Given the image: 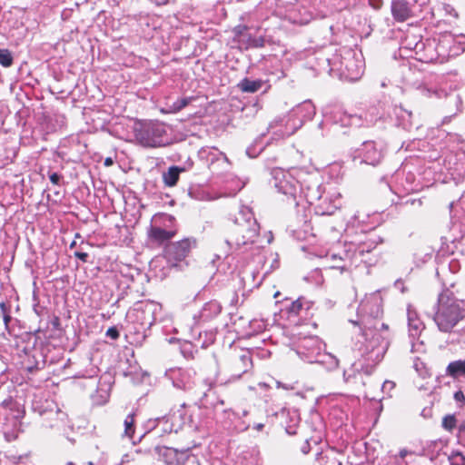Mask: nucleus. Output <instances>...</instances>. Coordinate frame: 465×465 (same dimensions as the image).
<instances>
[{
	"instance_id": "nucleus-1",
	"label": "nucleus",
	"mask_w": 465,
	"mask_h": 465,
	"mask_svg": "<svg viewBox=\"0 0 465 465\" xmlns=\"http://www.w3.org/2000/svg\"><path fill=\"white\" fill-rule=\"evenodd\" d=\"M381 302L379 293L366 296L358 308L359 320L351 321L354 325L361 326V333L353 341L352 350L361 357L351 368L358 371V365H361L366 374H370L382 360L390 344L389 327L380 319L382 314Z\"/></svg>"
},
{
	"instance_id": "nucleus-2",
	"label": "nucleus",
	"mask_w": 465,
	"mask_h": 465,
	"mask_svg": "<svg viewBox=\"0 0 465 465\" xmlns=\"http://www.w3.org/2000/svg\"><path fill=\"white\" fill-rule=\"evenodd\" d=\"M381 240L374 234H370L357 242H345L343 249L338 252H330L327 258L333 263L332 269H339L341 272L351 270L352 266L357 267L360 263L371 266L376 263L377 258L371 254Z\"/></svg>"
},
{
	"instance_id": "nucleus-3",
	"label": "nucleus",
	"mask_w": 465,
	"mask_h": 465,
	"mask_svg": "<svg viewBox=\"0 0 465 465\" xmlns=\"http://www.w3.org/2000/svg\"><path fill=\"white\" fill-rule=\"evenodd\" d=\"M260 226L252 209L242 206L235 217V223L231 229L226 244L230 249L246 252L252 248L263 247V242L259 239Z\"/></svg>"
},
{
	"instance_id": "nucleus-4",
	"label": "nucleus",
	"mask_w": 465,
	"mask_h": 465,
	"mask_svg": "<svg viewBox=\"0 0 465 465\" xmlns=\"http://www.w3.org/2000/svg\"><path fill=\"white\" fill-rule=\"evenodd\" d=\"M465 319V302L457 300L447 292H441L438 297V303L433 321L442 332H450L462 320Z\"/></svg>"
},
{
	"instance_id": "nucleus-5",
	"label": "nucleus",
	"mask_w": 465,
	"mask_h": 465,
	"mask_svg": "<svg viewBox=\"0 0 465 465\" xmlns=\"http://www.w3.org/2000/svg\"><path fill=\"white\" fill-rule=\"evenodd\" d=\"M307 202L314 206L318 215H331L341 205V196L336 188H322L318 182H312L302 188Z\"/></svg>"
},
{
	"instance_id": "nucleus-6",
	"label": "nucleus",
	"mask_w": 465,
	"mask_h": 465,
	"mask_svg": "<svg viewBox=\"0 0 465 465\" xmlns=\"http://www.w3.org/2000/svg\"><path fill=\"white\" fill-rule=\"evenodd\" d=\"M316 110L311 101H304L293 107L286 115L275 118L269 125V129L279 127L277 135L290 136L299 130L305 121L312 119Z\"/></svg>"
},
{
	"instance_id": "nucleus-7",
	"label": "nucleus",
	"mask_w": 465,
	"mask_h": 465,
	"mask_svg": "<svg viewBox=\"0 0 465 465\" xmlns=\"http://www.w3.org/2000/svg\"><path fill=\"white\" fill-rule=\"evenodd\" d=\"M134 136L145 147H164L173 143L169 126L158 121L140 124L134 128Z\"/></svg>"
},
{
	"instance_id": "nucleus-8",
	"label": "nucleus",
	"mask_w": 465,
	"mask_h": 465,
	"mask_svg": "<svg viewBox=\"0 0 465 465\" xmlns=\"http://www.w3.org/2000/svg\"><path fill=\"white\" fill-rule=\"evenodd\" d=\"M322 342L315 336L303 338L296 350V353L302 360L309 363H329L330 368H337L338 359L330 353H322Z\"/></svg>"
},
{
	"instance_id": "nucleus-9",
	"label": "nucleus",
	"mask_w": 465,
	"mask_h": 465,
	"mask_svg": "<svg viewBox=\"0 0 465 465\" xmlns=\"http://www.w3.org/2000/svg\"><path fill=\"white\" fill-rule=\"evenodd\" d=\"M252 366L250 352L245 351L240 356L230 359L226 370L218 371L215 377V383L218 386H227L238 381Z\"/></svg>"
},
{
	"instance_id": "nucleus-10",
	"label": "nucleus",
	"mask_w": 465,
	"mask_h": 465,
	"mask_svg": "<svg viewBox=\"0 0 465 465\" xmlns=\"http://www.w3.org/2000/svg\"><path fill=\"white\" fill-rule=\"evenodd\" d=\"M271 175L272 179L270 183L277 193L293 200L296 199L299 193H303L302 188L305 190L308 185L300 183L293 173L289 170L273 168L271 171Z\"/></svg>"
},
{
	"instance_id": "nucleus-11",
	"label": "nucleus",
	"mask_w": 465,
	"mask_h": 465,
	"mask_svg": "<svg viewBox=\"0 0 465 465\" xmlns=\"http://www.w3.org/2000/svg\"><path fill=\"white\" fill-rule=\"evenodd\" d=\"M162 305L155 302H146L137 303L134 309L127 312L129 322L140 326L138 331L149 330L153 324L159 319L162 313Z\"/></svg>"
},
{
	"instance_id": "nucleus-12",
	"label": "nucleus",
	"mask_w": 465,
	"mask_h": 465,
	"mask_svg": "<svg viewBox=\"0 0 465 465\" xmlns=\"http://www.w3.org/2000/svg\"><path fill=\"white\" fill-rule=\"evenodd\" d=\"M435 38L438 44L436 48L438 55H440V63H443L465 51V35H455L445 32Z\"/></svg>"
},
{
	"instance_id": "nucleus-13",
	"label": "nucleus",
	"mask_w": 465,
	"mask_h": 465,
	"mask_svg": "<svg viewBox=\"0 0 465 465\" xmlns=\"http://www.w3.org/2000/svg\"><path fill=\"white\" fill-rule=\"evenodd\" d=\"M386 152V144L382 140L365 141L355 151L353 159L360 160L361 163L372 166L379 164L383 159Z\"/></svg>"
},
{
	"instance_id": "nucleus-14",
	"label": "nucleus",
	"mask_w": 465,
	"mask_h": 465,
	"mask_svg": "<svg viewBox=\"0 0 465 465\" xmlns=\"http://www.w3.org/2000/svg\"><path fill=\"white\" fill-rule=\"evenodd\" d=\"M341 66H343L342 73L348 80L357 81L364 72L362 54L353 50L346 51L341 58Z\"/></svg>"
},
{
	"instance_id": "nucleus-15",
	"label": "nucleus",
	"mask_w": 465,
	"mask_h": 465,
	"mask_svg": "<svg viewBox=\"0 0 465 465\" xmlns=\"http://www.w3.org/2000/svg\"><path fill=\"white\" fill-rule=\"evenodd\" d=\"M416 4L418 0H412ZM426 3L425 0L419 5L411 4L407 0H392L391 5V11L392 17L397 22H404L409 18L415 16L421 11V6Z\"/></svg>"
},
{
	"instance_id": "nucleus-16",
	"label": "nucleus",
	"mask_w": 465,
	"mask_h": 465,
	"mask_svg": "<svg viewBox=\"0 0 465 465\" xmlns=\"http://www.w3.org/2000/svg\"><path fill=\"white\" fill-rule=\"evenodd\" d=\"M194 246L195 241L190 238L173 242L165 247V257L169 262L173 265H176L177 262L183 261L187 257L192 248Z\"/></svg>"
},
{
	"instance_id": "nucleus-17",
	"label": "nucleus",
	"mask_w": 465,
	"mask_h": 465,
	"mask_svg": "<svg viewBox=\"0 0 465 465\" xmlns=\"http://www.w3.org/2000/svg\"><path fill=\"white\" fill-rule=\"evenodd\" d=\"M165 376L169 379L173 387L188 391L191 390L193 384V371L182 368H170L166 370Z\"/></svg>"
},
{
	"instance_id": "nucleus-18",
	"label": "nucleus",
	"mask_w": 465,
	"mask_h": 465,
	"mask_svg": "<svg viewBox=\"0 0 465 465\" xmlns=\"http://www.w3.org/2000/svg\"><path fill=\"white\" fill-rule=\"evenodd\" d=\"M438 44L436 38L427 39L426 42L419 41L412 46L411 43L407 44V48L413 49L416 54L424 51V56L422 59L427 62H440V55L437 53Z\"/></svg>"
},
{
	"instance_id": "nucleus-19",
	"label": "nucleus",
	"mask_w": 465,
	"mask_h": 465,
	"mask_svg": "<svg viewBox=\"0 0 465 465\" xmlns=\"http://www.w3.org/2000/svg\"><path fill=\"white\" fill-rule=\"evenodd\" d=\"M407 320L410 337L414 340L418 338L424 330V324L420 319L417 312L411 306L407 309Z\"/></svg>"
},
{
	"instance_id": "nucleus-20",
	"label": "nucleus",
	"mask_w": 465,
	"mask_h": 465,
	"mask_svg": "<svg viewBox=\"0 0 465 465\" xmlns=\"http://www.w3.org/2000/svg\"><path fill=\"white\" fill-rule=\"evenodd\" d=\"M176 233V230L173 229H163L159 226H151L149 230L150 239L159 244H163L171 240Z\"/></svg>"
},
{
	"instance_id": "nucleus-21",
	"label": "nucleus",
	"mask_w": 465,
	"mask_h": 465,
	"mask_svg": "<svg viewBox=\"0 0 465 465\" xmlns=\"http://www.w3.org/2000/svg\"><path fill=\"white\" fill-rule=\"evenodd\" d=\"M393 113L399 126L405 130H410L412 127V113L411 111L406 110L402 106H395Z\"/></svg>"
},
{
	"instance_id": "nucleus-22",
	"label": "nucleus",
	"mask_w": 465,
	"mask_h": 465,
	"mask_svg": "<svg viewBox=\"0 0 465 465\" xmlns=\"http://www.w3.org/2000/svg\"><path fill=\"white\" fill-rule=\"evenodd\" d=\"M222 311L220 303L216 301L206 302L200 312V318L203 321H208L217 316Z\"/></svg>"
},
{
	"instance_id": "nucleus-23",
	"label": "nucleus",
	"mask_w": 465,
	"mask_h": 465,
	"mask_svg": "<svg viewBox=\"0 0 465 465\" xmlns=\"http://www.w3.org/2000/svg\"><path fill=\"white\" fill-rule=\"evenodd\" d=\"M446 374L453 379H465V360L450 362L446 368Z\"/></svg>"
},
{
	"instance_id": "nucleus-24",
	"label": "nucleus",
	"mask_w": 465,
	"mask_h": 465,
	"mask_svg": "<svg viewBox=\"0 0 465 465\" xmlns=\"http://www.w3.org/2000/svg\"><path fill=\"white\" fill-rule=\"evenodd\" d=\"M184 171L183 168L178 167V166H171L167 170V172H164L163 173V181L164 184L168 187H173L176 185L180 173Z\"/></svg>"
},
{
	"instance_id": "nucleus-25",
	"label": "nucleus",
	"mask_w": 465,
	"mask_h": 465,
	"mask_svg": "<svg viewBox=\"0 0 465 465\" xmlns=\"http://www.w3.org/2000/svg\"><path fill=\"white\" fill-rule=\"evenodd\" d=\"M192 99L193 98H191V97H183V98L178 99L177 101H175L172 104L166 103L165 106L161 109V112H163L164 114H176V113L180 112L182 109H183L184 107H186L190 104Z\"/></svg>"
},
{
	"instance_id": "nucleus-26",
	"label": "nucleus",
	"mask_w": 465,
	"mask_h": 465,
	"mask_svg": "<svg viewBox=\"0 0 465 465\" xmlns=\"http://www.w3.org/2000/svg\"><path fill=\"white\" fill-rule=\"evenodd\" d=\"M312 304V302L308 301L303 297H300L291 303L288 308V312L291 314L299 315L302 311L310 310Z\"/></svg>"
},
{
	"instance_id": "nucleus-27",
	"label": "nucleus",
	"mask_w": 465,
	"mask_h": 465,
	"mask_svg": "<svg viewBox=\"0 0 465 465\" xmlns=\"http://www.w3.org/2000/svg\"><path fill=\"white\" fill-rule=\"evenodd\" d=\"M263 84L262 80H252L243 78L239 84V89L243 93H255L259 91Z\"/></svg>"
},
{
	"instance_id": "nucleus-28",
	"label": "nucleus",
	"mask_w": 465,
	"mask_h": 465,
	"mask_svg": "<svg viewBox=\"0 0 465 465\" xmlns=\"http://www.w3.org/2000/svg\"><path fill=\"white\" fill-rule=\"evenodd\" d=\"M134 412L128 414L124 421V436L133 439L134 434Z\"/></svg>"
},
{
	"instance_id": "nucleus-29",
	"label": "nucleus",
	"mask_w": 465,
	"mask_h": 465,
	"mask_svg": "<svg viewBox=\"0 0 465 465\" xmlns=\"http://www.w3.org/2000/svg\"><path fill=\"white\" fill-rule=\"evenodd\" d=\"M338 114L341 115H340L339 120L335 118V120H334L335 124L340 123L341 126L352 125L354 124H357L359 121L357 116L348 115L346 114H341L340 112H338Z\"/></svg>"
},
{
	"instance_id": "nucleus-30",
	"label": "nucleus",
	"mask_w": 465,
	"mask_h": 465,
	"mask_svg": "<svg viewBox=\"0 0 465 465\" xmlns=\"http://www.w3.org/2000/svg\"><path fill=\"white\" fill-rule=\"evenodd\" d=\"M163 424V430L164 432H168V431H171V428L169 426V420L166 417H160V418H157L153 420H149L148 421V427L150 429H155L156 427H158L160 424Z\"/></svg>"
},
{
	"instance_id": "nucleus-31",
	"label": "nucleus",
	"mask_w": 465,
	"mask_h": 465,
	"mask_svg": "<svg viewBox=\"0 0 465 465\" xmlns=\"http://www.w3.org/2000/svg\"><path fill=\"white\" fill-rule=\"evenodd\" d=\"M448 460L450 465H465V456L460 451H452Z\"/></svg>"
},
{
	"instance_id": "nucleus-32",
	"label": "nucleus",
	"mask_w": 465,
	"mask_h": 465,
	"mask_svg": "<svg viewBox=\"0 0 465 465\" xmlns=\"http://www.w3.org/2000/svg\"><path fill=\"white\" fill-rule=\"evenodd\" d=\"M13 64V57L7 49H0V64L4 67H9Z\"/></svg>"
},
{
	"instance_id": "nucleus-33",
	"label": "nucleus",
	"mask_w": 465,
	"mask_h": 465,
	"mask_svg": "<svg viewBox=\"0 0 465 465\" xmlns=\"http://www.w3.org/2000/svg\"><path fill=\"white\" fill-rule=\"evenodd\" d=\"M442 427L451 431L456 427V419L453 415H447L442 420Z\"/></svg>"
},
{
	"instance_id": "nucleus-34",
	"label": "nucleus",
	"mask_w": 465,
	"mask_h": 465,
	"mask_svg": "<svg viewBox=\"0 0 465 465\" xmlns=\"http://www.w3.org/2000/svg\"><path fill=\"white\" fill-rule=\"evenodd\" d=\"M249 41V45L254 48L263 47L265 45V38L263 36L251 37Z\"/></svg>"
},
{
	"instance_id": "nucleus-35",
	"label": "nucleus",
	"mask_w": 465,
	"mask_h": 465,
	"mask_svg": "<svg viewBox=\"0 0 465 465\" xmlns=\"http://www.w3.org/2000/svg\"><path fill=\"white\" fill-rule=\"evenodd\" d=\"M0 309H1V312L3 313V318H4L5 325L7 328L8 327V323L11 321V316L7 312V308H6V305H5V302H1L0 303Z\"/></svg>"
},
{
	"instance_id": "nucleus-36",
	"label": "nucleus",
	"mask_w": 465,
	"mask_h": 465,
	"mask_svg": "<svg viewBox=\"0 0 465 465\" xmlns=\"http://www.w3.org/2000/svg\"><path fill=\"white\" fill-rule=\"evenodd\" d=\"M441 11H444L446 14H448L450 15L457 16V14L455 13L454 8L452 6H450V5H449L443 4L441 6H440L437 9L438 13H440Z\"/></svg>"
},
{
	"instance_id": "nucleus-37",
	"label": "nucleus",
	"mask_w": 465,
	"mask_h": 465,
	"mask_svg": "<svg viewBox=\"0 0 465 465\" xmlns=\"http://www.w3.org/2000/svg\"><path fill=\"white\" fill-rule=\"evenodd\" d=\"M106 336L115 340L119 337V331L115 327H111L106 331Z\"/></svg>"
},
{
	"instance_id": "nucleus-38",
	"label": "nucleus",
	"mask_w": 465,
	"mask_h": 465,
	"mask_svg": "<svg viewBox=\"0 0 465 465\" xmlns=\"http://www.w3.org/2000/svg\"><path fill=\"white\" fill-rule=\"evenodd\" d=\"M454 400L456 401V402L458 403H461L462 405H464V401H465V394L463 391H458L454 393Z\"/></svg>"
},
{
	"instance_id": "nucleus-39",
	"label": "nucleus",
	"mask_w": 465,
	"mask_h": 465,
	"mask_svg": "<svg viewBox=\"0 0 465 465\" xmlns=\"http://www.w3.org/2000/svg\"><path fill=\"white\" fill-rule=\"evenodd\" d=\"M395 384L393 381H385L383 383H382V386H381V390L384 391V392H389L390 391H391L393 388H394Z\"/></svg>"
},
{
	"instance_id": "nucleus-40",
	"label": "nucleus",
	"mask_w": 465,
	"mask_h": 465,
	"mask_svg": "<svg viewBox=\"0 0 465 465\" xmlns=\"http://www.w3.org/2000/svg\"><path fill=\"white\" fill-rule=\"evenodd\" d=\"M49 179L53 184L58 185L61 180V175L57 173H52L49 174Z\"/></svg>"
},
{
	"instance_id": "nucleus-41",
	"label": "nucleus",
	"mask_w": 465,
	"mask_h": 465,
	"mask_svg": "<svg viewBox=\"0 0 465 465\" xmlns=\"http://www.w3.org/2000/svg\"><path fill=\"white\" fill-rule=\"evenodd\" d=\"M98 369L96 367H92L91 370L88 371V374H83L82 377H88L93 378L97 376Z\"/></svg>"
},
{
	"instance_id": "nucleus-42",
	"label": "nucleus",
	"mask_w": 465,
	"mask_h": 465,
	"mask_svg": "<svg viewBox=\"0 0 465 465\" xmlns=\"http://www.w3.org/2000/svg\"><path fill=\"white\" fill-rule=\"evenodd\" d=\"M74 256L81 260L82 262H86L88 258V254L86 252H75Z\"/></svg>"
},
{
	"instance_id": "nucleus-43",
	"label": "nucleus",
	"mask_w": 465,
	"mask_h": 465,
	"mask_svg": "<svg viewBox=\"0 0 465 465\" xmlns=\"http://www.w3.org/2000/svg\"><path fill=\"white\" fill-rule=\"evenodd\" d=\"M263 428H264L263 422H254L252 425V429L257 431H262L263 430Z\"/></svg>"
},
{
	"instance_id": "nucleus-44",
	"label": "nucleus",
	"mask_w": 465,
	"mask_h": 465,
	"mask_svg": "<svg viewBox=\"0 0 465 465\" xmlns=\"http://www.w3.org/2000/svg\"><path fill=\"white\" fill-rule=\"evenodd\" d=\"M151 2H153V4H155L156 5H164L168 3L169 0H150Z\"/></svg>"
},
{
	"instance_id": "nucleus-45",
	"label": "nucleus",
	"mask_w": 465,
	"mask_h": 465,
	"mask_svg": "<svg viewBox=\"0 0 465 465\" xmlns=\"http://www.w3.org/2000/svg\"><path fill=\"white\" fill-rule=\"evenodd\" d=\"M409 453H411L408 450L406 449H402L400 450L399 452V456L401 458V459H404Z\"/></svg>"
},
{
	"instance_id": "nucleus-46",
	"label": "nucleus",
	"mask_w": 465,
	"mask_h": 465,
	"mask_svg": "<svg viewBox=\"0 0 465 465\" xmlns=\"http://www.w3.org/2000/svg\"><path fill=\"white\" fill-rule=\"evenodd\" d=\"M277 387H278V388H282V389L287 390V391H288V390H292V386H289V385H286V384H282V382H280V381H277Z\"/></svg>"
},
{
	"instance_id": "nucleus-47",
	"label": "nucleus",
	"mask_w": 465,
	"mask_h": 465,
	"mask_svg": "<svg viewBox=\"0 0 465 465\" xmlns=\"http://www.w3.org/2000/svg\"><path fill=\"white\" fill-rule=\"evenodd\" d=\"M128 461H129V456L124 455V456H123L121 461L119 463H117L116 465H124Z\"/></svg>"
},
{
	"instance_id": "nucleus-48",
	"label": "nucleus",
	"mask_w": 465,
	"mask_h": 465,
	"mask_svg": "<svg viewBox=\"0 0 465 465\" xmlns=\"http://www.w3.org/2000/svg\"><path fill=\"white\" fill-rule=\"evenodd\" d=\"M266 243L267 244H270L272 240H273V236H272V233L271 232H269L267 234H266Z\"/></svg>"
},
{
	"instance_id": "nucleus-49",
	"label": "nucleus",
	"mask_w": 465,
	"mask_h": 465,
	"mask_svg": "<svg viewBox=\"0 0 465 465\" xmlns=\"http://www.w3.org/2000/svg\"><path fill=\"white\" fill-rule=\"evenodd\" d=\"M343 378L346 381H348L351 378V374L349 372V371H344Z\"/></svg>"
},
{
	"instance_id": "nucleus-50",
	"label": "nucleus",
	"mask_w": 465,
	"mask_h": 465,
	"mask_svg": "<svg viewBox=\"0 0 465 465\" xmlns=\"http://www.w3.org/2000/svg\"><path fill=\"white\" fill-rule=\"evenodd\" d=\"M197 462L194 458H191L187 460L186 465H196Z\"/></svg>"
},
{
	"instance_id": "nucleus-51",
	"label": "nucleus",
	"mask_w": 465,
	"mask_h": 465,
	"mask_svg": "<svg viewBox=\"0 0 465 465\" xmlns=\"http://www.w3.org/2000/svg\"><path fill=\"white\" fill-rule=\"evenodd\" d=\"M104 164L106 166L112 165L113 164V160L111 158H106L105 161H104Z\"/></svg>"
},
{
	"instance_id": "nucleus-52",
	"label": "nucleus",
	"mask_w": 465,
	"mask_h": 465,
	"mask_svg": "<svg viewBox=\"0 0 465 465\" xmlns=\"http://www.w3.org/2000/svg\"><path fill=\"white\" fill-rule=\"evenodd\" d=\"M451 120V116H445L442 120V124L449 123Z\"/></svg>"
},
{
	"instance_id": "nucleus-53",
	"label": "nucleus",
	"mask_w": 465,
	"mask_h": 465,
	"mask_svg": "<svg viewBox=\"0 0 465 465\" xmlns=\"http://www.w3.org/2000/svg\"><path fill=\"white\" fill-rule=\"evenodd\" d=\"M302 452H303V453H305V454H306V453H308V451H309V450H308V447H307V446L302 447Z\"/></svg>"
},
{
	"instance_id": "nucleus-54",
	"label": "nucleus",
	"mask_w": 465,
	"mask_h": 465,
	"mask_svg": "<svg viewBox=\"0 0 465 465\" xmlns=\"http://www.w3.org/2000/svg\"><path fill=\"white\" fill-rule=\"evenodd\" d=\"M365 118H366V120H367L368 122H370V123L374 122V119H373L372 117L368 118V115H367V114H366Z\"/></svg>"
},
{
	"instance_id": "nucleus-55",
	"label": "nucleus",
	"mask_w": 465,
	"mask_h": 465,
	"mask_svg": "<svg viewBox=\"0 0 465 465\" xmlns=\"http://www.w3.org/2000/svg\"><path fill=\"white\" fill-rule=\"evenodd\" d=\"M247 153H248V155H250L251 157H253V156H254V155H252V154L251 153V149H250V148H248V149H247Z\"/></svg>"
},
{
	"instance_id": "nucleus-56",
	"label": "nucleus",
	"mask_w": 465,
	"mask_h": 465,
	"mask_svg": "<svg viewBox=\"0 0 465 465\" xmlns=\"http://www.w3.org/2000/svg\"><path fill=\"white\" fill-rule=\"evenodd\" d=\"M279 295H280V292H275V294H274V298H277Z\"/></svg>"
},
{
	"instance_id": "nucleus-57",
	"label": "nucleus",
	"mask_w": 465,
	"mask_h": 465,
	"mask_svg": "<svg viewBox=\"0 0 465 465\" xmlns=\"http://www.w3.org/2000/svg\"><path fill=\"white\" fill-rule=\"evenodd\" d=\"M424 91H426L428 94L431 93L430 89H424Z\"/></svg>"
},
{
	"instance_id": "nucleus-58",
	"label": "nucleus",
	"mask_w": 465,
	"mask_h": 465,
	"mask_svg": "<svg viewBox=\"0 0 465 465\" xmlns=\"http://www.w3.org/2000/svg\"><path fill=\"white\" fill-rule=\"evenodd\" d=\"M167 218H168V220H169V221H172V220H173V217H172V216H170V215H168V216H167Z\"/></svg>"
},
{
	"instance_id": "nucleus-59",
	"label": "nucleus",
	"mask_w": 465,
	"mask_h": 465,
	"mask_svg": "<svg viewBox=\"0 0 465 465\" xmlns=\"http://www.w3.org/2000/svg\"><path fill=\"white\" fill-rule=\"evenodd\" d=\"M247 413H248V412H247L246 411H243L242 415H243V416H246V415H247Z\"/></svg>"
},
{
	"instance_id": "nucleus-60",
	"label": "nucleus",
	"mask_w": 465,
	"mask_h": 465,
	"mask_svg": "<svg viewBox=\"0 0 465 465\" xmlns=\"http://www.w3.org/2000/svg\"><path fill=\"white\" fill-rule=\"evenodd\" d=\"M250 427H251V425H250V424H248V425L244 428V430H247V429H248V428H250Z\"/></svg>"
},
{
	"instance_id": "nucleus-61",
	"label": "nucleus",
	"mask_w": 465,
	"mask_h": 465,
	"mask_svg": "<svg viewBox=\"0 0 465 465\" xmlns=\"http://www.w3.org/2000/svg\"><path fill=\"white\" fill-rule=\"evenodd\" d=\"M75 245V242H73L72 244H71V247H74Z\"/></svg>"
},
{
	"instance_id": "nucleus-62",
	"label": "nucleus",
	"mask_w": 465,
	"mask_h": 465,
	"mask_svg": "<svg viewBox=\"0 0 465 465\" xmlns=\"http://www.w3.org/2000/svg\"><path fill=\"white\" fill-rule=\"evenodd\" d=\"M66 465H74L73 462H67Z\"/></svg>"
},
{
	"instance_id": "nucleus-63",
	"label": "nucleus",
	"mask_w": 465,
	"mask_h": 465,
	"mask_svg": "<svg viewBox=\"0 0 465 465\" xmlns=\"http://www.w3.org/2000/svg\"><path fill=\"white\" fill-rule=\"evenodd\" d=\"M287 432L288 433H293L292 431H291L289 429L287 430Z\"/></svg>"
}]
</instances>
